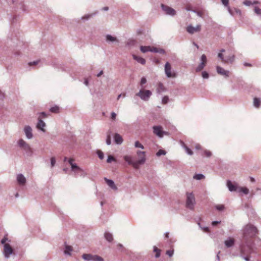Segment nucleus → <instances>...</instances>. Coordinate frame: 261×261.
<instances>
[{"mask_svg": "<svg viewBox=\"0 0 261 261\" xmlns=\"http://www.w3.org/2000/svg\"><path fill=\"white\" fill-rule=\"evenodd\" d=\"M7 242H10V240H9L7 237L5 236V237L1 240V244L4 245L3 254H4V257H5L6 259L9 258L11 255L14 254L13 249H12L9 243H6Z\"/></svg>", "mask_w": 261, "mask_h": 261, "instance_id": "nucleus-1", "label": "nucleus"}, {"mask_svg": "<svg viewBox=\"0 0 261 261\" xmlns=\"http://www.w3.org/2000/svg\"><path fill=\"white\" fill-rule=\"evenodd\" d=\"M257 229L250 224L246 225L244 227V237H253L257 234Z\"/></svg>", "mask_w": 261, "mask_h": 261, "instance_id": "nucleus-2", "label": "nucleus"}, {"mask_svg": "<svg viewBox=\"0 0 261 261\" xmlns=\"http://www.w3.org/2000/svg\"><path fill=\"white\" fill-rule=\"evenodd\" d=\"M186 206L188 208L193 210L195 205V198L192 193L186 194Z\"/></svg>", "mask_w": 261, "mask_h": 261, "instance_id": "nucleus-3", "label": "nucleus"}, {"mask_svg": "<svg viewBox=\"0 0 261 261\" xmlns=\"http://www.w3.org/2000/svg\"><path fill=\"white\" fill-rule=\"evenodd\" d=\"M136 95L140 97L142 100L144 101H147L151 95V92L147 90H140L138 93L136 94Z\"/></svg>", "mask_w": 261, "mask_h": 261, "instance_id": "nucleus-4", "label": "nucleus"}, {"mask_svg": "<svg viewBox=\"0 0 261 261\" xmlns=\"http://www.w3.org/2000/svg\"><path fill=\"white\" fill-rule=\"evenodd\" d=\"M82 258L86 261H103V258L100 256L91 254H84Z\"/></svg>", "mask_w": 261, "mask_h": 261, "instance_id": "nucleus-5", "label": "nucleus"}, {"mask_svg": "<svg viewBox=\"0 0 261 261\" xmlns=\"http://www.w3.org/2000/svg\"><path fill=\"white\" fill-rule=\"evenodd\" d=\"M161 7L162 11L166 14L171 16H174L176 15V11L173 9L172 8L164 5L163 4H161Z\"/></svg>", "mask_w": 261, "mask_h": 261, "instance_id": "nucleus-6", "label": "nucleus"}, {"mask_svg": "<svg viewBox=\"0 0 261 261\" xmlns=\"http://www.w3.org/2000/svg\"><path fill=\"white\" fill-rule=\"evenodd\" d=\"M164 72L167 78H174L176 76V73L171 71V66L168 62L166 63L164 66Z\"/></svg>", "mask_w": 261, "mask_h": 261, "instance_id": "nucleus-7", "label": "nucleus"}, {"mask_svg": "<svg viewBox=\"0 0 261 261\" xmlns=\"http://www.w3.org/2000/svg\"><path fill=\"white\" fill-rule=\"evenodd\" d=\"M153 134L156 135L159 138H162L164 135H167V133L163 130V128L160 125L153 126Z\"/></svg>", "mask_w": 261, "mask_h": 261, "instance_id": "nucleus-8", "label": "nucleus"}, {"mask_svg": "<svg viewBox=\"0 0 261 261\" xmlns=\"http://www.w3.org/2000/svg\"><path fill=\"white\" fill-rule=\"evenodd\" d=\"M124 160H125L128 165H130L134 167V168L137 169L139 168V165H141L139 163V161H134L133 160V157L130 155H125L123 157Z\"/></svg>", "mask_w": 261, "mask_h": 261, "instance_id": "nucleus-9", "label": "nucleus"}, {"mask_svg": "<svg viewBox=\"0 0 261 261\" xmlns=\"http://www.w3.org/2000/svg\"><path fill=\"white\" fill-rule=\"evenodd\" d=\"M200 28L201 26L199 24H197L196 26H193L192 24H189L187 26L186 31L189 34H194L200 31Z\"/></svg>", "mask_w": 261, "mask_h": 261, "instance_id": "nucleus-10", "label": "nucleus"}, {"mask_svg": "<svg viewBox=\"0 0 261 261\" xmlns=\"http://www.w3.org/2000/svg\"><path fill=\"white\" fill-rule=\"evenodd\" d=\"M18 147L20 148V149H23V150L29 152L30 151V145L27 143V142L24 141L22 139H20L17 141Z\"/></svg>", "mask_w": 261, "mask_h": 261, "instance_id": "nucleus-11", "label": "nucleus"}, {"mask_svg": "<svg viewBox=\"0 0 261 261\" xmlns=\"http://www.w3.org/2000/svg\"><path fill=\"white\" fill-rule=\"evenodd\" d=\"M200 60H201V62H200V64H198V66H197L196 68H195V71H196L197 72L201 71L206 65V56L205 55H201V59H200Z\"/></svg>", "mask_w": 261, "mask_h": 261, "instance_id": "nucleus-12", "label": "nucleus"}, {"mask_svg": "<svg viewBox=\"0 0 261 261\" xmlns=\"http://www.w3.org/2000/svg\"><path fill=\"white\" fill-rule=\"evenodd\" d=\"M68 163H69L70 166H71V170L73 172L77 173L83 170L82 168L78 167L75 163H73V159H69V160H68Z\"/></svg>", "mask_w": 261, "mask_h": 261, "instance_id": "nucleus-13", "label": "nucleus"}, {"mask_svg": "<svg viewBox=\"0 0 261 261\" xmlns=\"http://www.w3.org/2000/svg\"><path fill=\"white\" fill-rule=\"evenodd\" d=\"M216 72L218 74L227 78L229 76V71L225 70L220 66H216Z\"/></svg>", "mask_w": 261, "mask_h": 261, "instance_id": "nucleus-14", "label": "nucleus"}, {"mask_svg": "<svg viewBox=\"0 0 261 261\" xmlns=\"http://www.w3.org/2000/svg\"><path fill=\"white\" fill-rule=\"evenodd\" d=\"M145 152L143 151L138 150L137 151V155L138 156V161L139 163H140V165H143L145 162Z\"/></svg>", "mask_w": 261, "mask_h": 261, "instance_id": "nucleus-15", "label": "nucleus"}, {"mask_svg": "<svg viewBox=\"0 0 261 261\" xmlns=\"http://www.w3.org/2000/svg\"><path fill=\"white\" fill-rule=\"evenodd\" d=\"M23 131H24L25 136H26V137L28 138V139H31L33 138L32 128L30 125L25 126L24 128H23Z\"/></svg>", "mask_w": 261, "mask_h": 261, "instance_id": "nucleus-16", "label": "nucleus"}, {"mask_svg": "<svg viewBox=\"0 0 261 261\" xmlns=\"http://www.w3.org/2000/svg\"><path fill=\"white\" fill-rule=\"evenodd\" d=\"M104 180L105 181H106V184H107L109 187L111 188V189H112L114 191H117L118 190V188H117L113 180L110 179L107 177H105Z\"/></svg>", "mask_w": 261, "mask_h": 261, "instance_id": "nucleus-17", "label": "nucleus"}, {"mask_svg": "<svg viewBox=\"0 0 261 261\" xmlns=\"http://www.w3.org/2000/svg\"><path fill=\"white\" fill-rule=\"evenodd\" d=\"M234 60V56L231 53H227L223 60V63H232Z\"/></svg>", "mask_w": 261, "mask_h": 261, "instance_id": "nucleus-18", "label": "nucleus"}, {"mask_svg": "<svg viewBox=\"0 0 261 261\" xmlns=\"http://www.w3.org/2000/svg\"><path fill=\"white\" fill-rule=\"evenodd\" d=\"M46 126V123H45L44 121H42L41 119L39 117L38 118V122H37V125H36V127H37V128L40 130L41 131L43 132H45V129L44 127Z\"/></svg>", "mask_w": 261, "mask_h": 261, "instance_id": "nucleus-19", "label": "nucleus"}, {"mask_svg": "<svg viewBox=\"0 0 261 261\" xmlns=\"http://www.w3.org/2000/svg\"><path fill=\"white\" fill-rule=\"evenodd\" d=\"M16 181H17L19 185L23 186L25 184L27 179H25V177L22 174H18L17 176H16Z\"/></svg>", "mask_w": 261, "mask_h": 261, "instance_id": "nucleus-20", "label": "nucleus"}, {"mask_svg": "<svg viewBox=\"0 0 261 261\" xmlns=\"http://www.w3.org/2000/svg\"><path fill=\"white\" fill-rule=\"evenodd\" d=\"M226 185L227 187H228V190L231 192L237 191L238 190V188L235 185L232 184L231 181L230 180L227 181Z\"/></svg>", "mask_w": 261, "mask_h": 261, "instance_id": "nucleus-21", "label": "nucleus"}, {"mask_svg": "<svg viewBox=\"0 0 261 261\" xmlns=\"http://www.w3.org/2000/svg\"><path fill=\"white\" fill-rule=\"evenodd\" d=\"M106 42L110 43H114L115 42H118V40H117L116 37L111 35L108 34L106 35Z\"/></svg>", "mask_w": 261, "mask_h": 261, "instance_id": "nucleus-22", "label": "nucleus"}, {"mask_svg": "<svg viewBox=\"0 0 261 261\" xmlns=\"http://www.w3.org/2000/svg\"><path fill=\"white\" fill-rule=\"evenodd\" d=\"M240 251H241L242 254L250 253H251V247L249 245L245 247L244 245H242L240 247Z\"/></svg>", "mask_w": 261, "mask_h": 261, "instance_id": "nucleus-23", "label": "nucleus"}, {"mask_svg": "<svg viewBox=\"0 0 261 261\" xmlns=\"http://www.w3.org/2000/svg\"><path fill=\"white\" fill-rule=\"evenodd\" d=\"M234 244V240L232 238H229L225 241V245L227 248H230L233 246Z\"/></svg>", "mask_w": 261, "mask_h": 261, "instance_id": "nucleus-24", "label": "nucleus"}, {"mask_svg": "<svg viewBox=\"0 0 261 261\" xmlns=\"http://www.w3.org/2000/svg\"><path fill=\"white\" fill-rule=\"evenodd\" d=\"M133 58H134V60L140 63L141 65H144L145 63V59L141 57H139L135 55H133Z\"/></svg>", "mask_w": 261, "mask_h": 261, "instance_id": "nucleus-25", "label": "nucleus"}, {"mask_svg": "<svg viewBox=\"0 0 261 261\" xmlns=\"http://www.w3.org/2000/svg\"><path fill=\"white\" fill-rule=\"evenodd\" d=\"M114 141L117 145H120L122 143V138L119 134H116L114 136Z\"/></svg>", "mask_w": 261, "mask_h": 261, "instance_id": "nucleus-26", "label": "nucleus"}, {"mask_svg": "<svg viewBox=\"0 0 261 261\" xmlns=\"http://www.w3.org/2000/svg\"><path fill=\"white\" fill-rule=\"evenodd\" d=\"M243 4L246 6H250L251 5L259 4V2L257 1H251L250 0H245L243 2Z\"/></svg>", "mask_w": 261, "mask_h": 261, "instance_id": "nucleus-27", "label": "nucleus"}, {"mask_svg": "<svg viewBox=\"0 0 261 261\" xmlns=\"http://www.w3.org/2000/svg\"><path fill=\"white\" fill-rule=\"evenodd\" d=\"M73 251L72 247L68 245H65V249H64V253L65 255H71V252Z\"/></svg>", "mask_w": 261, "mask_h": 261, "instance_id": "nucleus-28", "label": "nucleus"}, {"mask_svg": "<svg viewBox=\"0 0 261 261\" xmlns=\"http://www.w3.org/2000/svg\"><path fill=\"white\" fill-rule=\"evenodd\" d=\"M150 51L151 53H159L161 54H164L165 51L163 49H158L156 47H151Z\"/></svg>", "mask_w": 261, "mask_h": 261, "instance_id": "nucleus-29", "label": "nucleus"}, {"mask_svg": "<svg viewBox=\"0 0 261 261\" xmlns=\"http://www.w3.org/2000/svg\"><path fill=\"white\" fill-rule=\"evenodd\" d=\"M105 239L109 242H111L112 240H113V237H112V234L109 232H106V233H105Z\"/></svg>", "mask_w": 261, "mask_h": 261, "instance_id": "nucleus-30", "label": "nucleus"}, {"mask_svg": "<svg viewBox=\"0 0 261 261\" xmlns=\"http://www.w3.org/2000/svg\"><path fill=\"white\" fill-rule=\"evenodd\" d=\"M237 191H238L239 193H243L245 195L248 194V192H249L248 189L246 187H240L239 189H238Z\"/></svg>", "mask_w": 261, "mask_h": 261, "instance_id": "nucleus-31", "label": "nucleus"}, {"mask_svg": "<svg viewBox=\"0 0 261 261\" xmlns=\"http://www.w3.org/2000/svg\"><path fill=\"white\" fill-rule=\"evenodd\" d=\"M151 47L149 46H140V51L143 54L149 51Z\"/></svg>", "mask_w": 261, "mask_h": 261, "instance_id": "nucleus-32", "label": "nucleus"}, {"mask_svg": "<svg viewBox=\"0 0 261 261\" xmlns=\"http://www.w3.org/2000/svg\"><path fill=\"white\" fill-rule=\"evenodd\" d=\"M164 91L165 88L163 84L161 83L158 84V88H156V92H158V93H161L162 92H164Z\"/></svg>", "mask_w": 261, "mask_h": 261, "instance_id": "nucleus-33", "label": "nucleus"}, {"mask_svg": "<svg viewBox=\"0 0 261 261\" xmlns=\"http://www.w3.org/2000/svg\"><path fill=\"white\" fill-rule=\"evenodd\" d=\"M182 147H183L184 149H185V151H186L187 154L189 155H191L193 154V151L190 148H189L183 142H182Z\"/></svg>", "mask_w": 261, "mask_h": 261, "instance_id": "nucleus-34", "label": "nucleus"}, {"mask_svg": "<svg viewBox=\"0 0 261 261\" xmlns=\"http://www.w3.org/2000/svg\"><path fill=\"white\" fill-rule=\"evenodd\" d=\"M185 9L188 11H193L194 13H195L198 16H201L202 15H203L200 11H196L195 10H193L191 7L188 6Z\"/></svg>", "mask_w": 261, "mask_h": 261, "instance_id": "nucleus-35", "label": "nucleus"}, {"mask_svg": "<svg viewBox=\"0 0 261 261\" xmlns=\"http://www.w3.org/2000/svg\"><path fill=\"white\" fill-rule=\"evenodd\" d=\"M260 105V99L259 98H254L253 106L256 108H258Z\"/></svg>", "mask_w": 261, "mask_h": 261, "instance_id": "nucleus-36", "label": "nucleus"}, {"mask_svg": "<svg viewBox=\"0 0 261 261\" xmlns=\"http://www.w3.org/2000/svg\"><path fill=\"white\" fill-rule=\"evenodd\" d=\"M193 178L196 180H202L204 178V175L202 174H196L193 176Z\"/></svg>", "mask_w": 261, "mask_h": 261, "instance_id": "nucleus-37", "label": "nucleus"}, {"mask_svg": "<svg viewBox=\"0 0 261 261\" xmlns=\"http://www.w3.org/2000/svg\"><path fill=\"white\" fill-rule=\"evenodd\" d=\"M74 174L75 176H82L84 177L86 176V172L84 171V170H82V171H79L77 173H74Z\"/></svg>", "mask_w": 261, "mask_h": 261, "instance_id": "nucleus-38", "label": "nucleus"}, {"mask_svg": "<svg viewBox=\"0 0 261 261\" xmlns=\"http://www.w3.org/2000/svg\"><path fill=\"white\" fill-rule=\"evenodd\" d=\"M153 252L155 253V257L159 258L160 256V250L156 248V246H153Z\"/></svg>", "mask_w": 261, "mask_h": 261, "instance_id": "nucleus-39", "label": "nucleus"}, {"mask_svg": "<svg viewBox=\"0 0 261 261\" xmlns=\"http://www.w3.org/2000/svg\"><path fill=\"white\" fill-rule=\"evenodd\" d=\"M225 50L224 49H222L220 50V53L218 54V57H219V59H220L221 61L223 62V60H224V55L222 54L224 53Z\"/></svg>", "mask_w": 261, "mask_h": 261, "instance_id": "nucleus-40", "label": "nucleus"}, {"mask_svg": "<svg viewBox=\"0 0 261 261\" xmlns=\"http://www.w3.org/2000/svg\"><path fill=\"white\" fill-rule=\"evenodd\" d=\"M134 146H135V148H139L142 149H144L143 145H142L138 141L135 142Z\"/></svg>", "mask_w": 261, "mask_h": 261, "instance_id": "nucleus-41", "label": "nucleus"}, {"mask_svg": "<svg viewBox=\"0 0 261 261\" xmlns=\"http://www.w3.org/2000/svg\"><path fill=\"white\" fill-rule=\"evenodd\" d=\"M165 154H166V151L162 150V149H160L159 150H158V152H156V155L158 156H160L161 155H164Z\"/></svg>", "mask_w": 261, "mask_h": 261, "instance_id": "nucleus-42", "label": "nucleus"}, {"mask_svg": "<svg viewBox=\"0 0 261 261\" xmlns=\"http://www.w3.org/2000/svg\"><path fill=\"white\" fill-rule=\"evenodd\" d=\"M203 155L210 158L211 156V152L208 150H204V152H203Z\"/></svg>", "mask_w": 261, "mask_h": 261, "instance_id": "nucleus-43", "label": "nucleus"}, {"mask_svg": "<svg viewBox=\"0 0 261 261\" xmlns=\"http://www.w3.org/2000/svg\"><path fill=\"white\" fill-rule=\"evenodd\" d=\"M59 108L58 106H55L50 108V111L55 113H57L58 112Z\"/></svg>", "mask_w": 261, "mask_h": 261, "instance_id": "nucleus-44", "label": "nucleus"}, {"mask_svg": "<svg viewBox=\"0 0 261 261\" xmlns=\"http://www.w3.org/2000/svg\"><path fill=\"white\" fill-rule=\"evenodd\" d=\"M97 155H98V158H99L100 160H103V154L101 150H98V151H97Z\"/></svg>", "mask_w": 261, "mask_h": 261, "instance_id": "nucleus-45", "label": "nucleus"}, {"mask_svg": "<svg viewBox=\"0 0 261 261\" xmlns=\"http://www.w3.org/2000/svg\"><path fill=\"white\" fill-rule=\"evenodd\" d=\"M254 12L256 15H261V9L255 6L254 7Z\"/></svg>", "mask_w": 261, "mask_h": 261, "instance_id": "nucleus-46", "label": "nucleus"}, {"mask_svg": "<svg viewBox=\"0 0 261 261\" xmlns=\"http://www.w3.org/2000/svg\"><path fill=\"white\" fill-rule=\"evenodd\" d=\"M56 159L55 157H51L50 158V168H53L55 166Z\"/></svg>", "mask_w": 261, "mask_h": 261, "instance_id": "nucleus-47", "label": "nucleus"}, {"mask_svg": "<svg viewBox=\"0 0 261 261\" xmlns=\"http://www.w3.org/2000/svg\"><path fill=\"white\" fill-rule=\"evenodd\" d=\"M215 208H216V210H217L218 211H222L224 210V206L222 204H219L215 205Z\"/></svg>", "mask_w": 261, "mask_h": 261, "instance_id": "nucleus-48", "label": "nucleus"}, {"mask_svg": "<svg viewBox=\"0 0 261 261\" xmlns=\"http://www.w3.org/2000/svg\"><path fill=\"white\" fill-rule=\"evenodd\" d=\"M201 76H202V78L204 79H207L209 77V74H208L206 71H202L201 72Z\"/></svg>", "mask_w": 261, "mask_h": 261, "instance_id": "nucleus-49", "label": "nucleus"}, {"mask_svg": "<svg viewBox=\"0 0 261 261\" xmlns=\"http://www.w3.org/2000/svg\"><path fill=\"white\" fill-rule=\"evenodd\" d=\"M115 161V159L113 156L109 155L108 156V158H107V161H106V162H107V163H110L112 162H114Z\"/></svg>", "mask_w": 261, "mask_h": 261, "instance_id": "nucleus-50", "label": "nucleus"}, {"mask_svg": "<svg viewBox=\"0 0 261 261\" xmlns=\"http://www.w3.org/2000/svg\"><path fill=\"white\" fill-rule=\"evenodd\" d=\"M169 100V98L167 96H165L162 98V103L165 105L167 103L168 101Z\"/></svg>", "mask_w": 261, "mask_h": 261, "instance_id": "nucleus-51", "label": "nucleus"}, {"mask_svg": "<svg viewBox=\"0 0 261 261\" xmlns=\"http://www.w3.org/2000/svg\"><path fill=\"white\" fill-rule=\"evenodd\" d=\"M146 83V79L145 77H143L141 78V80H140V86H142L144 84Z\"/></svg>", "mask_w": 261, "mask_h": 261, "instance_id": "nucleus-52", "label": "nucleus"}, {"mask_svg": "<svg viewBox=\"0 0 261 261\" xmlns=\"http://www.w3.org/2000/svg\"><path fill=\"white\" fill-rule=\"evenodd\" d=\"M98 11H95L93 13H91V14H88V15H85L84 16H90V17H92V16H94V15H98Z\"/></svg>", "mask_w": 261, "mask_h": 261, "instance_id": "nucleus-53", "label": "nucleus"}, {"mask_svg": "<svg viewBox=\"0 0 261 261\" xmlns=\"http://www.w3.org/2000/svg\"><path fill=\"white\" fill-rule=\"evenodd\" d=\"M166 253H167V254L169 256L172 257V256H173V251L171 250H169L167 251V252H166Z\"/></svg>", "mask_w": 261, "mask_h": 261, "instance_id": "nucleus-54", "label": "nucleus"}, {"mask_svg": "<svg viewBox=\"0 0 261 261\" xmlns=\"http://www.w3.org/2000/svg\"><path fill=\"white\" fill-rule=\"evenodd\" d=\"M106 144L108 145L111 144V138L110 136H108V137H107V139H106Z\"/></svg>", "mask_w": 261, "mask_h": 261, "instance_id": "nucleus-55", "label": "nucleus"}, {"mask_svg": "<svg viewBox=\"0 0 261 261\" xmlns=\"http://www.w3.org/2000/svg\"><path fill=\"white\" fill-rule=\"evenodd\" d=\"M221 2L225 6H227L228 5V2H229V1L228 0H221Z\"/></svg>", "mask_w": 261, "mask_h": 261, "instance_id": "nucleus-56", "label": "nucleus"}, {"mask_svg": "<svg viewBox=\"0 0 261 261\" xmlns=\"http://www.w3.org/2000/svg\"><path fill=\"white\" fill-rule=\"evenodd\" d=\"M116 117V114L114 112H112L111 113L112 119L114 120V119H115Z\"/></svg>", "mask_w": 261, "mask_h": 261, "instance_id": "nucleus-57", "label": "nucleus"}, {"mask_svg": "<svg viewBox=\"0 0 261 261\" xmlns=\"http://www.w3.org/2000/svg\"><path fill=\"white\" fill-rule=\"evenodd\" d=\"M5 94L2 91L0 90V99H3L4 98Z\"/></svg>", "mask_w": 261, "mask_h": 261, "instance_id": "nucleus-58", "label": "nucleus"}, {"mask_svg": "<svg viewBox=\"0 0 261 261\" xmlns=\"http://www.w3.org/2000/svg\"><path fill=\"white\" fill-rule=\"evenodd\" d=\"M234 10L236 12V14L237 15H241V10H239V9H234Z\"/></svg>", "mask_w": 261, "mask_h": 261, "instance_id": "nucleus-59", "label": "nucleus"}, {"mask_svg": "<svg viewBox=\"0 0 261 261\" xmlns=\"http://www.w3.org/2000/svg\"><path fill=\"white\" fill-rule=\"evenodd\" d=\"M220 223H221V221H214V222H212V224L213 226H215L217 224H220Z\"/></svg>", "mask_w": 261, "mask_h": 261, "instance_id": "nucleus-60", "label": "nucleus"}, {"mask_svg": "<svg viewBox=\"0 0 261 261\" xmlns=\"http://www.w3.org/2000/svg\"><path fill=\"white\" fill-rule=\"evenodd\" d=\"M30 66H32L33 65H36L37 64V61H34V62H31L29 63H28Z\"/></svg>", "mask_w": 261, "mask_h": 261, "instance_id": "nucleus-61", "label": "nucleus"}, {"mask_svg": "<svg viewBox=\"0 0 261 261\" xmlns=\"http://www.w3.org/2000/svg\"><path fill=\"white\" fill-rule=\"evenodd\" d=\"M201 229L204 230V232H208V227H201Z\"/></svg>", "mask_w": 261, "mask_h": 261, "instance_id": "nucleus-62", "label": "nucleus"}, {"mask_svg": "<svg viewBox=\"0 0 261 261\" xmlns=\"http://www.w3.org/2000/svg\"><path fill=\"white\" fill-rule=\"evenodd\" d=\"M196 149H201V146H200V144H196L195 147Z\"/></svg>", "mask_w": 261, "mask_h": 261, "instance_id": "nucleus-63", "label": "nucleus"}, {"mask_svg": "<svg viewBox=\"0 0 261 261\" xmlns=\"http://www.w3.org/2000/svg\"><path fill=\"white\" fill-rule=\"evenodd\" d=\"M243 258L244 259L245 261H250L249 258L247 256H243Z\"/></svg>", "mask_w": 261, "mask_h": 261, "instance_id": "nucleus-64", "label": "nucleus"}]
</instances>
